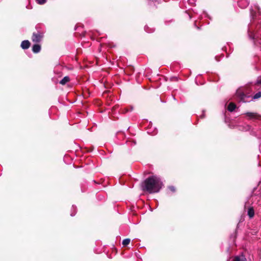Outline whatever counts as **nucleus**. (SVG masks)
<instances>
[{"label": "nucleus", "instance_id": "f8f14e48", "mask_svg": "<svg viewBox=\"0 0 261 261\" xmlns=\"http://www.w3.org/2000/svg\"><path fill=\"white\" fill-rule=\"evenodd\" d=\"M236 108V105L232 102H230L228 106V110L230 112H232L235 110Z\"/></svg>", "mask_w": 261, "mask_h": 261}, {"label": "nucleus", "instance_id": "1a4fd4ad", "mask_svg": "<svg viewBox=\"0 0 261 261\" xmlns=\"http://www.w3.org/2000/svg\"><path fill=\"white\" fill-rule=\"evenodd\" d=\"M70 81V77L68 76H66L62 79L59 83L62 85H65L66 83Z\"/></svg>", "mask_w": 261, "mask_h": 261}, {"label": "nucleus", "instance_id": "f3484780", "mask_svg": "<svg viewBox=\"0 0 261 261\" xmlns=\"http://www.w3.org/2000/svg\"><path fill=\"white\" fill-rule=\"evenodd\" d=\"M169 189H170V190L173 192H175V188L173 187V186H170L169 187Z\"/></svg>", "mask_w": 261, "mask_h": 261}, {"label": "nucleus", "instance_id": "9b49d317", "mask_svg": "<svg viewBox=\"0 0 261 261\" xmlns=\"http://www.w3.org/2000/svg\"><path fill=\"white\" fill-rule=\"evenodd\" d=\"M247 215L250 218L253 217L254 215V211L253 207H249L248 210Z\"/></svg>", "mask_w": 261, "mask_h": 261}, {"label": "nucleus", "instance_id": "6e6552de", "mask_svg": "<svg viewBox=\"0 0 261 261\" xmlns=\"http://www.w3.org/2000/svg\"><path fill=\"white\" fill-rule=\"evenodd\" d=\"M41 50V45L37 44H34L32 47V51L34 53H38Z\"/></svg>", "mask_w": 261, "mask_h": 261}, {"label": "nucleus", "instance_id": "423d86ee", "mask_svg": "<svg viewBox=\"0 0 261 261\" xmlns=\"http://www.w3.org/2000/svg\"><path fill=\"white\" fill-rule=\"evenodd\" d=\"M249 4V3L248 0H240L238 2V5L241 8H246L248 6Z\"/></svg>", "mask_w": 261, "mask_h": 261}, {"label": "nucleus", "instance_id": "39448f33", "mask_svg": "<svg viewBox=\"0 0 261 261\" xmlns=\"http://www.w3.org/2000/svg\"><path fill=\"white\" fill-rule=\"evenodd\" d=\"M250 119H260L261 116L256 113L247 112L245 114Z\"/></svg>", "mask_w": 261, "mask_h": 261}, {"label": "nucleus", "instance_id": "9d476101", "mask_svg": "<svg viewBox=\"0 0 261 261\" xmlns=\"http://www.w3.org/2000/svg\"><path fill=\"white\" fill-rule=\"evenodd\" d=\"M232 261H246V258L243 255L236 256Z\"/></svg>", "mask_w": 261, "mask_h": 261}, {"label": "nucleus", "instance_id": "dca6fc26", "mask_svg": "<svg viewBox=\"0 0 261 261\" xmlns=\"http://www.w3.org/2000/svg\"><path fill=\"white\" fill-rule=\"evenodd\" d=\"M256 83L257 84H261V76H259L257 77Z\"/></svg>", "mask_w": 261, "mask_h": 261}, {"label": "nucleus", "instance_id": "f03ea898", "mask_svg": "<svg viewBox=\"0 0 261 261\" xmlns=\"http://www.w3.org/2000/svg\"><path fill=\"white\" fill-rule=\"evenodd\" d=\"M162 186V182L156 176L147 178L142 184V189L149 193L159 192Z\"/></svg>", "mask_w": 261, "mask_h": 261}, {"label": "nucleus", "instance_id": "a211bd4d", "mask_svg": "<svg viewBox=\"0 0 261 261\" xmlns=\"http://www.w3.org/2000/svg\"><path fill=\"white\" fill-rule=\"evenodd\" d=\"M171 79L172 81H175V82L178 81V78L177 77H171Z\"/></svg>", "mask_w": 261, "mask_h": 261}, {"label": "nucleus", "instance_id": "7ed1b4c3", "mask_svg": "<svg viewBox=\"0 0 261 261\" xmlns=\"http://www.w3.org/2000/svg\"><path fill=\"white\" fill-rule=\"evenodd\" d=\"M236 95L238 100L240 102H248L251 100L250 99L251 98V97L249 95L245 94L243 93V92L240 89H239L236 91Z\"/></svg>", "mask_w": 261, "mask_h": 261}, {"label": "nucleus", "instance_id": "4468645a", "mask_svg": "<svg viewBox=\"0 0 261 261\" xmlns=\"http://www.w3.org/2000/svg\"><path fill=\"white\" fill-rule=\"evenodd\" d=\"M261 97V92L256 93L253 97V99H256Z\"/></svg>", "mask_w": 261, "mask_h": 261}, {"label": "nucleus", "instance_id": "0eeeda50", "mask_svg": "<svg viewBox=\"0 0 261 261\" xmlns=\"http://www.w3.org/2000/svg\"><path fill=\"white\" fill-rule=\"evenodd\" d=\"M31 45V43L29 40H24L22 41L21 43L20 46L23 49H28Z\"/></svg>", "mask_w": 261, "mask_h": 261}, {"label": "nucleus", "instance_id": "2eb2a0df", "mask_svg": "<svg viewBox=\"0 0 261 261\" xmlns=\"http://www.w3.org/2000/svg\"><path fill=\"white\" fill-rule=\"evenodd\" d=\"M36 1L37 2V3H38L39 4H40V5H43V4H44L46 2V1H47V0H36Z\"/></svg>", "mask_w": 261, "mask_h": 261}, {"label": "nucleus", "instance_id": "ddd939ff", "mask_svg": "<svg viewBox=\"0 0 261 261\" xmlns=\"http://www.w3.org/2000/svg\"><path fill=\"white\" fill-rule=\"evenodd\" d=\"M130 240L129 239H125L122 241V245L123 246H126L129 244Z\"/></svg>", "mask_w": 261, "mask_h": 261}, {"label": "nucleus", "instance_id": "f257e3e1", "mask_svg": "<svg viewBox=\"0 0 261 261\" xmlns=\"http://www.w3.org/2000/svg\"><path fill=\"white\" fill-rule=\"evenodd\" d=\"M257 12L251 11V20L248 27V36L250 40L252 41L255 45L257 43L261 45V22L257 23L255 19H261V12L257 7Z\"/></svg>", "mask_w": 261, "mask_h": 261}, {"label": "nucleus", "instance_id": "20e7f679", "mask_svg": "<svg viewBox=\"0 0 261 261\" xmlns=\"http://www.w3.org/2000/svg\"><path fill=\"white\" fill-rule=\"evenodd\" d=\"M43 36L42 32L37 31L33 33L31 39L33 42L38 43L42 41Z\"/></svg>", "mask_w": 261, "mask_h": 261}]
</instances>
